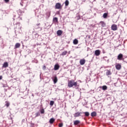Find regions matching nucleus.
I'll use <instances>...</instances> for the list:
<instances>
[{"label": "nucleus", "instance_id": "f257e3e1", "mask_svg": "<svg viewBox=\"0 0 127 127\" xmlns=\"http://www.w3.org/2000/svg\"><path fill=\"white\" fill-rule=\"evenodd\" d=\"M67 86L69 88H72V87L74 86L76 89H78V88H79V87L80 86V85L78 84V82H75L74 80H68Z\"/></svg>", "mask_w": 127, "mask_h": 127}, {"label": "nucleus", "instance_id": "f03ea898", "mask_svg": "<svg viewBox=\"0 0 127 127\" xmlns=\"http://www.w3.org/2000/svg\"><path fill=\"white\" fill-rule=\"evenodd\" d=\"M63 6L61 5V3L58 2V3H57L55 5V8L56 9H61Z\"/></svg>", "mask_w": 127, "mask_h": 127}, {"label": "nucleus", "instance_id": "7ed1b4c3", "mask_svg": "<svg viewBox=\"0 0 127 127\" xmlns=\"http://www.w3.org/2000/svg\"><path fill=\"white\" fill-rule=\"evenodd\" d=\"M117 59L118 60H125V59L124 58V55H123V54H120L118 57H117Z\"/></svg>", "mask_w": 127, "mask_h": 127}, {"label": "nucleus", "instance_id": "20e7f679", "mask_svg": "<svg viewBox=\"0 0 127 127\" xmlns=\"http://www.w3.org/2000/svg\"><path fill=\"white\" fill-rule=\"evenodd\" d=\"M111 29L115 31L116 30H118V26L117 25L114 24L111 26Z\"/></svg>", "mask_w": 127, "mask_h": 127}, {"label": "nucleus", "instance_id": "39448f33", "mask_svg": "<svg viewBox=\"0 0 127 127\" xmlns=\"http://www.w3.org/2000/svg\"><path fill=\"white\" fill-rule=\"evenodd\" d=\"M52 80H53L54 84H56V83L58 82V78H57V76L56 75L53 76Z\"/></svg>", "mask_w": 127, "mask_h": 127}, {"label": "nucleus", "instance_id": "423d86ee", "mask_svg": "<svg viewBox=\"0 0 127 127\" xmlns=\"http://www.w3.org/2000/svg\"><path fill=\"white\" fill-rule=\"evenodd\" d=\"M7 67H8V63H4L2 64V68H7Z\"/></svg>", "mask_w": 127, "mask_h": 127}, {"label": "nucleus", "instance_id": "0eeeda50", "mask_svg": "<svg viewBox=\"0 0 127 127\" xmlns=\"http://www.w3.org/2000/svg\"><path fill=\"white\" fill-rule=\"evenodd\" d=\"M79 63H80V65H84V64H85V63H86V60L84 59H81L80 60Z\"/></svg>", "mask_w": 127, "mask_h": 127}, {"label": "nucleus", "instance_id": "6e6552de", "mask_svg": "<svg viewBox=\"0 0 127 127\" xmlns=\"http://www.w3.org/2000/svg\"><path fill=\"white\" fill-rule=\"evenodd\" d=\"M62 33H63V32L61 30H59L57 32L58 36H61V35H62Z\"/></svg>", "mask_w": 127, "mask_h": 127}, {"label": "nucleus", "instance_id": "1a4fd4ad", "mask_svg": "<svg viewBox=\"0 0 127 127\" xmlns=\"http://www.w3.org/2000/svg\"><path fill=\"white\" fill-rule=\"evenodd\" d=\"M81 112H77L74 114V117L75 118H78V117H80L81 116Z\"/></svg>", "mask_w": 127, "mask_h": 127}, {"label": "nucleus", "instance_id": "9d476101", "mask_svg": "<svg viewBox=\"0 0 127 127\" xmlns=\"http://www.w3.org/2000/svg\"><path fill=\"white\" fill-rule=\"evenodd\" d=\"M101 54V51L99 50H97L95 51V55L96 56H99Z\"/></svg>", "mask_w": 127, "mask_h": 127}, {"label": "nucleus", "instance_id": "9b49d317", "mask_svg": "<svg viewBox=\"0 0 127 127\" xmlns=\"http://www.w3.org/2000/svg\"><path fill=\"white\" fill-rule=\"evenodd\" d=\"M16 28H17V29H21V25H20V23H17L16 24Z\"/></svg>", "mask_w": 127, "mask_h": 127}, {"label": "nucleus", "instance_id": "f8f14e48", "mask_svg": "<svg viewBox=\"0 0 127 127\" xmlns=\"http://www.w3.org/2000/svg\"><path fill=\"white\" fill-rule=\"evenodd\" d=\"M17 12L19 15H21L22 13H23V12L21 9H19L17 11Z\"/></svg>", "mask_w": 127, "mask_h": 127}, {"label": "nucleus", "instance_id": "ddd939ff", "mask_svg": "<svg viewBox=\"0 0 127 127\" xmlns=\"http://www.w3.org/2000/svg\"><path fill=\"white\" fill-rule=\"evenodd\" d=\"M116 68L117 70H121V68H122V65L120 64H118L116 65Z\"/></svg>", "mask_w": 127, "mask_h": 127}, {"label": "nucleus", "instance_id": "4468645a", "mask_svg": "<svg viewBox=\"0 0 127 127\" xmlns=\"http://www.w3.org/2000/svg\"><path fill=\"white\" fill-rule=\"evenodd\" d=\"M19 47H20V44L19 43H17L15 45L14 49H17V48H19Z\"/></svg>", "mask_w": 127, "mask_h": 127}, {"label": "nucleus", "instance_id": "2eb2a0df", "mask_svg": "<svg viewBox=\"0 0 127 127\" xmlns=\"http://www.w3.org/2000/svg\"><path fill=\"white\" fill-rule=\"evenodd\" d=\"M106 75H107V76H110V75H112V72H111V70H106Z\"/></svg>", "mask_w": 127, "mask_h": 127}, {"label": "nucleus", "instance_id": "dca6fc26", "mask_svg": "<svg viewBox=\"0 0 127 127\" xmlns=\"http://www.w3.org/2000/svg\"><path fill=\"white\" fill-rule=\"evenodd\" d=\"M54 122H55V119L54 118H51V119H50V121H49L50 124L52 125V124H53Z\"/></svg>", "mask_w": 127, "mask_h": 127}, {"label": "nucleus", "instance_id": "f3484780", "mask_svg": "<svg viewBox=\"0 0 127 127\" xmlns=\"http://www.w3.org/2000/svg\"><path fill=\"white\" fill-rule=\"evenodd\" d=\"M60 66H59V64H56L55 65V66H54V70H58L60 68Z\"/></svg>", "mask_w": 127, "mask_h": 127}, {"label": "nucleus", "instance_id": "a211bd4d", "mask_svg": "<svg viewBox=\"0 0 127 127\" xmlns=\"http://www.w3.org/2000/svg\"><path fill=\"white\" fill-rule=\"evenodd\" d=\"M100 24H101V26L102 27H106V23L104 21H101Z\"/></svg>", "mask_w": 127, "mask_h": 127}, {"label": "nucleus", "instance_id": "6ab92c4d", "mask_svg": "<svg viewBox=\"0 0 127 127\" xmlns=\"http://www.w3.org/2000/svg\"><path fill=\"white\" fill-rule=\"evenodd\" d=\"M80 124V121L76 120L74 122V126H77V125H79Z\"/></svg>", "mask_w": 127, "mask_h": 127}, {"label": "nucleus", "instance_id": "aec40b11", "mask_svg": "<svg viewBox=\"0 0 127 127\" xmlns=\"http://www.w3.org/2000/svg\"><path fill=\"white\" fill-rule=\"evenodd\" d=\"M78 40L75 39L73 41V44H74L75 45L78 44Z\"/></svg>", "mask_w": 127, "mask_h": 127}, {"label": "nucleus", "instance_id": "412c9836", "mask_svg": "<svg viewBox=\"0 0 127 127\" xmlns=\"http://www.w3.org/2000/svg\"><path fill=\"white\" fill-rule=\"evenodd\" d=\"M91 117H96L97 116V113L95 112L91 113Z\"/></svg>", "mask_w": 127, "mask_h": 127}, {"label": "nucleus", "instance_id": "4be33fe9", "mask_svg": "<svg viewBox=\"0 0 127 127\" xmlns=\"http://www.w3.org/2000/svg\"><path fill=\"white\" fill-rule=\"evenodd\" d=\"M83 114H84L85 117H89L90 116V113L88 112H84Z\"/></svg>", "mask_w": 127, "mask_h": 127}, {"label": "nucleus", "instance_id": "5701e85b", "mask_svg": "<svg viewBox=\"0 0 127 127\" xmlns=\"http://www.w3.org/2000/svg\"><path fill=\"white\" fill-rule=\"evenodd\" d=\"M50 14H51L50 12H47L46 13V17H47L48 18L49 17H50Z\"/></svg>", "mask_w": 127, "mask_h": 127}, {"label": "nucleus", "instance_id": "b1692460", "mask_svg": "<svg viewBox=\"0 0 127 127\" xmlns=\"http://www.w3.org/2000/svg\"><path fill=\"white\" fill-rule=\"evenodd\" d=\"M107 89H108V87L107 86V85H104L102 86V90H103V91H106Z\"/></svg>", "mask_w": 127, "mask_h": 127}, {"label": "nucleus", "instance_id": "393cba45", "mask_svg": "<svg viewBox=\"0 0 127 127\" xmlns=\"http://www.w3.org/2000/svg\"><path fill=\"white\" fill-rule=\"evenodd\" d=\"M65 6H68L69 5V1L68 0H66L64 2Z\"/></svg>", "mask_w": 127, "mask_h": 127}, {"label": "nucleus", "instance_id": "a878e982", "mask_svg": "<svg viewBox=\"0 0 127 127\" xmlns=\"http://www.w3.org/2000/svg\"><path fill=\"white\" fill-rule=\"evenodd\" d=\"M53 21H54V22H58V17L54 18Z\"/></svg>", "mask_w": 127, "mask_h": 127}, {"label": "nucleus", "instance_id": "bb28decb", "mask_svg": "<svg viewBox=\"0 0 127 127\" xmlns=\"http://www.w3.org/2000/svg\"><path fill=\"white\" fill-rule=\"evenodd\" d=\"M67 53H68V52H67V51H64V52H63L62 53L61 55H62L63 56H64L66 55L67 54Z\"/></svg>", "mask_w": 127, "mask_h": 127}, {"label": "nucleus", "instance_id": "cd10ccee", "mask_svg": "<svg viewBox=\"0 0 127 127\" xmlns=\"http://www.w3.org/2000/svg\"><path fill=\"white\" fill-rule=\"evenodd\" d=\"M9 105H10L9 102H7V101L5 102V106H6V107H7V108H8V107H9Z\"/></svg>", "mask_w": 127, "mask_h": 127}, {"label": "nucleus", "instance_id": "c85d7f7f", "mask_svg": "<svg viewBox=\"0 0 127 127\" xmlns=\"http://www.w3.org/2000/svg\"><path fill=\"white\" fill-rule=\"evenodd\" d=\"M107 16H108V14L107 13H105L103 14V17L104 18H106Z\"/></svg>", "mask_w": 127, "mask_h": 127}, {"label": "nucleus", "instance_id": "c756f323", "mask_svg": "<svg viewBox=\"0 0 127 127\" xmlns=\"http://www.w3.org/2000/svg\"><path fill=\"white\" fill-rule=\"evenodd\" d=\"M50 106H53V105H54V101H51L50 103Z\"/></svg>", "mask_w": 127, "mask_h": 127}, {"label": "nucleus", "instance_id": "7c9ffc66", "mask_svg": "<svg viewBox=\"0 0 127 127\" xmlns=\"http://www.w3.org/2000/svg\"><path fill=\"white\" fill-rule=\"evenodd\" d=\"M40 113L39 112L36 113V117H39Z\"/></svg>", "mask_w": 127, "mask_h": 127}, {"label": "nucleus", "instance_id": "2f4dec72", "mask_svg": "<svg viewBox=\"0 0 127 127\" xmlns=\"http://www.w3.org/2000/svg\"><path fill=\"white\" fill-rule=\"evenodd\" d=\"M44 109H42L41 110V114H44Z\"/></svg>", "mask_w": 127, "mask_h": 127}, {"label": "nucleus", "instance_id": "473e14b6", "mask_svg": "<svg viewBox=\"0 0 127 127\" xmlns=\"http://www.w3.org/2000/svg\"><path fill=\"white\" fill-rule=\"evenodd\" d=\"M59 127H63V124L60 123V124L59 125Z\"/></svg>", "mask_w": 127, "mask_h": 127}, {"label": "nucleus", "instance_id": "72a5a7b5", "mask_svg": "<svg viewBox=\"0 0 127 127\" xmlns=\"http://www.w3.org/2000/svg\"><path fill=\"white\" fill-rule=\"evenodd\" d=\"M5 2H6V3H7V2H9V0H4Z\"/></svg>", "mask_w": 127, "mask_h": 127}, {"label": "nucleus", "instance_id": "f704fd0d", "mask_svg": "<svg viewBox=\"0 0 127 127\" xmlns=\"http://www.w3.org/2000/svg\"><path fill=\"white\" fill-rule=\"evenodd\" d=\"M43 69L44 70H45V69H46V66L44 65L43 67Z\"/></svg>", "mask_w": 127, "mask_h": 127}, {"label": "nucleus", "instance_id": "c9c22d12", "mask_svg": "<svg viewBox=\"0 0 127 127\" xmlns=\"http://www.w3.org/2000/svg\"><path fill=\"white\" fill-rule=\"evenodd\" d=\"M1 79H2V76H0V80H1Z\"/></svg>", "mask_w": 127, "mask_h": 127}, {"label": "nucleus", "instance_id": "e433bc0d", "mask_svg": "<svg viewBox=\"0 0 127 127\" xmlns=\"http://www.w3.org/2000/svg\"><path fill=\"white\" fill-rule=\"evenodd\" d=\"M40 24H37V25L38 26Z\"/></svg>", "mask_w": 127, "mask_h": 127}, {"label": "nucleus", "instance_id": "4c0bfd02", "mask_svg": "<svg viewBox=\"0 0 127 127\" xmlns=\"http://www.w3.org/2000/svg\"><path fill=\"white\" fill-rule=\"evenodd\" d=\"M36 63H38V61H37Z\"/></svg>", "mask_w": 127, "mask_h": 127}, {"label": "nucleus", "instance_id": "58836bf2", "mask_svg": "<svg viewBox=\"0 0 127 127\" xmlns=\"http://www.w3.org/2000/svg\"><path fill=\"white\" fill-rule=\"evenodd\" d=\"M41 30H42V28H41Z\"/></svg>", "mask_w": 127, "mask_h": 127}, {"label": "nucleus", "instance_id": "ea45409f", "mask_svg": "<svg viewBox=\"0 0 127 127\" xmlns=\"http://www.w3.org/2000/svg\"><path fill=\"white\" fill-rule=\"evenodd\" d=\"M20 19H21V18H20Z\"/></svg>", "mask_w": 127, "mask_h": 127}]
</instances>
